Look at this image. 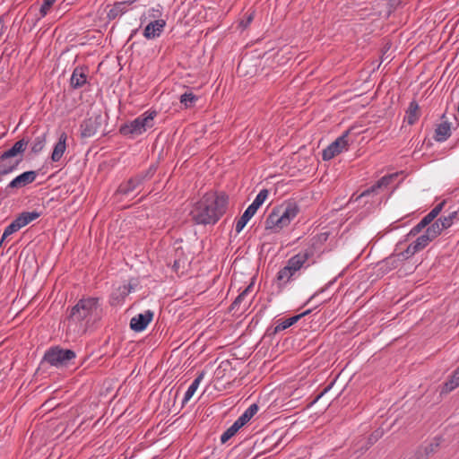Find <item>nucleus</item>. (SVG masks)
Listing matches in <instances>:
<instances>
[{
  "instance_id": "1",
  "label": "nucleus",
  "mask_w": 459,
  "mask_h": 459,
  "mask_svg": "<svg viewBox=\"0 0 459 459\" xmlns=\"http://www.w3.org/2000/svg\"><path fill=\"white\" fill-rule=\"evenodd\" d=\"M103 316L100 298L83 297L68 310L67 331L80 336L98 324Z\"/></svg>"
},
{
  "instance_id": "2",
  "label": "nucleus",
  "mask_w": 459,
  "mask_h": 459,
  "mask_svg": "<svg viewBox=\"0 0 459 459\" xmlns=\"http://www.w3.org/2000/svg\"><path fill=\"white\" fill-rule=\"evenodd\" d=\"M227 204L225 194L206 193L194 204L190 211L191 219L197 224H214L224 214Z\"/></svg>"
},
{
  "instance_id": "3",
  "label": "nucleus",
  "mask_w": 459,
  "mask_h": 459,
  "mask_svg": "<svg viewBox=\"0 0 459 459\" xmlns=\"http://www.w3.org/2000/svg\"><path fill=\"white\" fill-rule=\"evenodd\" d=\"M299 213L296 204L289 203L273 210L266 219V229L279 231L287 227Z\"/></svg>"
},
{
  "instance_id": "4",
  "label": "nucleus",
  "mask_w": 459,
  "mask_h": 459,
  "mask_svg": "<svg viewBox=\"0 0 459 459\" xmlns=\"http://www.w3.org/2000/svg\"><path fill=\"white\" fill-rule=\"evenodd\" d=\"M76 354L69 349H63L60 346H53L46 351L43 361L52 367L62 368L69 365L70 361L75 359Z\"/></svg>"
},
{
  "instance_id": "5",
  "label": "nucleus",
  "mask_w": 459,
  "mask_h": 459,
  "mask_svg": "<svg viewBox=\"0 0 459 459\" xmlns=\"http://www.w3.org/2000/svg\"><path fill=\"white\" fill-rule=\"evenodd\" d=\"M348 133H345L342 136L338 137L333 143H332L327 148L323 151L322 158L324 160H330L335 156L339 155L342 152L348 149Z\"/></svg>"
},
{
  "instance_id": "6",
  "label": "nucleus",
  "mask_w": 459,
  "mask_h": 459,
  "mask_svg": "<svg viewBox=\"0 0 459 459\" xmlns=\"http://www.w3.org/2000/svg\"><path fill=\"white\" fill-rule=\"evenodd\" d=\"M134 0H126L122 2H117L114 4H108L105 7V12L107 13V17L109 21L115 20L129 10L133 9V4H134Z\"/></svg>"
},
{
  "instance_id": "7",
  "label": "nucleus",
  "mask_w": 459,
  "mask_h": 459,
  "mask_svg": "<svg viewBox=\"0 0 459 459\" xmlns=\"http://www.w3.org/2000/svg\"><path fill=\"white\" fill-rule=\"evenodd\" d=\"M119 131L123 135L131 139H134L141 135L143 132V115H141L133 121L123 125Z\"/></svg>"
},
{
  "instance_id": "8",
  "label": "nucleus",
  "mask_w": 459,
  "mask_h": 459,
  "mask_svg": "<svg viewBox=\"0 0 459 459\" xmlns=\"http://www.w3.org/2000/svg\"><path fill=\"white\" fill-rule=\"evenodd\" d=\"M101 126V116H94L86 118L81 124V135L88 138L95 135Z\"/></svg>"
},
{
  "instance_id": "9",
  "label": "nucleus",
  "mask_w": 459,
  "mask_h": 459,
  "mask_svg": "<svg viewBox=\"0 0 459 459\" xmlns=\"http://www.w3.org/2000/svg\"><path fill=\"white\" fill-rule=\"evenodd\" d=\"M37 172L34 170H29L22 173L21 175L14 178L6 186L5 191L9 192L10 189H19L24 187L35 181L37 178Z\"/></svg>"
},
{
  "instance_id": "10",
  "label": "nucleus",
  "mask_w": 459,
  "mask_h": 459,
  "mask_svg": "<svg viewBox=\"0 0 459 459\" xmlns=\"http://www.w3.org/2000/svg\"><path fill=\"white\" fill-rule=\"evenodd\" d=\"M434 239L429 236V234L425 231L422 235L417 238V239L411 243L407 249L405 250L404 255L406 257L411 256L417 252L425 248L431 241Z\"/></svg>"
},
{
  "instance_id": "11",
  "label": "nucleus",
  "mask_w": 459,
  "mask_h": 459,
  "mask_svg": "<svg viewBox=\"0 0 459 459\" xmlns=\"http://www.w3.org/2000/svg\"><path fill=\"white\" fill-rule=\"evenodd\" d=\"M88 68L85 66H77L74 69L70 78V86L73 89L82 88L87 83Z\"/></svg>"
},
{
  "instance_id": "12",
  "label": "nucleus",
  "mask_w": 459,
  "mask_h": 459,
  "mask_svg": "<svg viewBox=\"0 0 459 459\" xmlns=\"http://www.w3.org/2000/svg\"><path fill=\"white\" fill-rule=\"evenodd\" d=\"M166 26V20H150L145 25V39H155L160 36Z\"/></svg>"
},
{
  "instance_id": "13",
  "label": "nucleus",
  "mask_w": 459,
  "mask_h": 459,
  "mask_svg": "<svg viewBox=\"0 0 459 459\" xmlns=\"http://www.w3.org/2000/svg\"><path fill=\"white\" fill-rule=\"evenodd\" d=\"M132 290H134V287L131 283H129L128 285L119 286L110 295V306L117 307L123 304L126 297L132 291Z\"/></svg>"
},
{
  "instance_id": "14",
  "label": "nucleus",
  "mask_w": 459,
  "mask_h": 459,
  "mask_svg": "<svg viewBox=\"0 0 459 459\" xmlns=\"http://www.w3.org/2000/svg\"><path fill=\"white\" fill-rule=\"evenodd\" d=\"M29 143V140L25 138H22L17 141L10 149L0 152L1 155L4 156V159L7 158H14L17 159L19 157L23 158V152H25L27 145Z\"/></svg>"
},
{
  "instance_id": "15",
  "label": "nucleus",
  "mask_w": 459,
  "mask_h": 459,
  "mask_svg": "<svg viewBox=\"0 0 459 459\" xmlns=\"http://www.w3.org/2000/svg\"><path fill=\"white\" fill-rule=\"evenodd\" d=\"M312 255V249H306L290 258L287 264L292 268V271H295L297 273Z\"/></svg>"
},
{
  "instance_id": "16",
  "label": "nucleus",
  "mask_w": 459,
  "mask_h": 459,
  "mask_svg": "<svg viewBox=\"0 0 459 459\" xmlns=\"http://www.w3.org/2000/svg\"><path fill=\"white\" fill-rule=\"evenodd\" d=\"M22 161V157L17 159L7 158L4 159V156L0 154V176L7 175L14 171L20 163Z\"/></svg>"
},
{
  "instance_id": "17",
  "label": "nucleus",
  "mask_w": 459,
  "mask_h": 459,
  "mask_svg": "<svg viewBox=\"0 0 459 459\" xmlns=\"http://www.w3.org/2000/svg\"><path fill=\"white\" fill-rule=\"evenodd\" d=\"M67 135L65 133H62L59 136L58 142L56 143L51 160L54 162L59 161L66 149Z\"/></svg>"
},
{
  "instance_id": "18",
  "label": "nucleus",
  "mask_w": 459,
  "mask_h": 459,
  "mask_svg": "<svg viewBox=\"0 0 459 459\" xmlns=\"http://www.w3.org/2000/svg\"><path fill=\"white\" fill-rule=\"evenodd\" d=\"M309 313H310V310H307L299 315H297V316H291V317H289L286 319H279L276 322L274 332L278 333V332L283 331V330L290 327L291 325L296 324L301 317H303L304 316H306Z\"/></svg>"
},
{
  "instance_id": "19",
  "label": "nucleus",
  "mask_w": 459,
  "mask_h": 459,
  "mask_svg": "<svg viewBox=\"0 0 459 459\" xmlns=\"http://www.w3.org/2000/svg\"><path fill=\"white\" fill-rule=\"evenodd\" d=\"M41 213L37 211L23 212L21 214H19L14 220L16 221L17 225H19L20 229H22L28 225L30 222L38 219Z\"/></svg>"
},
{
  "instance_id": "20",
  "label": "nucleus",
  "mask_w": 459,
  "mask_h": 459,
  "mask_svg": "<svg viewBox=\"0 0 459 459\" xmlns=\"http://www.w3.org/2000/svg\"><path fill=\"white\" fill-rule=\"evenodd\" d=\"M420 107L416 101H411L406 111V115L404 117V121L409 125L415 124L420 117Z\"/></svg>"
},
{
  "instance_id": "21",
  "label": "nucleus",
  "mask_w": 459,
  "mask_h": 459,
  "mask_svg": "<svg viewBox=\"0 0 459 459\" xmlns=\"http://www.w3.org/2000/svg\"><path fill=\"white\" fill-rule=\"evenodd\" d=\"M204 372H200L198 376L195 378V380L191 383V385L188 386L186 392L185 393L184 398H183V403H186L190 401V399L194 396L196 390L198 389L201 382L203 381L204 377Z\"/></svg>"
},
{
  "instance_id": "22",
  "label": "nucleus",
  "mask_w": 459,
  "mask_h": 459,
  "mask_svg": "<svg viewBox=\"0 0 459 459\" xmlns=\"http://www.w3.org/2000/svg\"><path fill=\"white\" fill-rule=\"evenodd\" d=\"M451 134L450 124L443 122L437 126L435 131V139L437 142L446 141Z\"/></svg>"
},
{
  "instance_id": "23",
  "label": "nucleus",
  "mask_w": 459,
  "mask_h": 459,
  "mask_svg": "<svg viewBox=\"0 0 459 459\" xmlns=\"http://www.w3.org/2000/svg\"><path fill=\"white\" fill-rule=\"evenodd\" d=\"M258 406L255 403L251 404L242 414L237 421L240 426H245L258 411Z\"/></svg>"
},
{
  "instance_id": "24",
  "label": "nucleus",
  "mask_w": 459,
  "mask_h": 459,
  "mask_svg": "<svg viewBox=\"0 0 459 459\" xmlns=\"http://www.w3.org/2000/svg\"><path fill=\"white\" fill-rule=\"evenodd\" d=\"M255 214L250 207H247L242 216L237 221L235 230L238 233L242 231L249 220Z\"/></svg>"
},
{
  "instance_id": "25",
  "label": "nucleus",
  "mask_w": 459,
  "mask_h": 459,
  "mask_svg": "<svg viewBox=\"0 0 459 459\" xmlns=\"http://www.w3.org/2000/svg\"><path fill=\"white\" fill-rule=\"evenodd\" d=\"M459 218V211H455L449 213L448 216L441 217L437 220V223L441 226L443 230L448 229L451 227L455 221V220Z\"/></svg>"
},
{
  "instance_id": "26",
  "label": "nucleus",
  "mask_w": 459,
  "mask_h": 459,
  "mask_svg": "<svg viewBox=\"0 0 459 459\" xmlns=\"http://www.w3.org/2000/svg\"><path fill=\"white\" fill-rule=\"evenodd\" d=\"M295 273L296 272L292 271V268L287 264L282 269L279 271L277 279L282 283H287Z\"/></svg>"
},
{
  "instance_id": "27",
  "label": "nucleus",
  "mask_w": 459,
  "mask_h": 459,
  "mask_svg": "<svg viewBox=\"0 0 459 459\" xmlns=\"http://www.w3.org/2000/svg\"><path fill=\"white\" fill-rule=\"evenodd\" d=\"M269 195V192L267 189H262L253 203L248 206L250 207L254 212H256V211L259 209V207L264 203V201L267 199Z\"/></svg>"
},
{
  "instance_id": "28",
  "label": "nucleus",
  "mask_w": 459,
  "mask_h": 459,
  "mask_svg": "<svg viewBox=\"0 0 459 459\" xmlns=\"http://www.w3.org/2000/svg\"><path fill=\"white\" fill-rule=\"evenodd\" d=\"M242 428L240 424L236 420L221 436V442L222 444L230 440L236 433Z\"/></svg>"
},
{
  "instance_id": "29",
  "label": "nucleus",
  "mask_w": 459,
  "mask_h": 459,
  "mask_svg": "<svg viewBox=\"0 0 459 459\" xmlns=\"http://www.w3.org/2000/svg\"><path fill=\"white\" fill-rule=\"evenodd\" d=\"M395 178V175H389L383 177L380 180L377 181V183L372 186V188L369 190H367L361 194V196L367 195L369 194V192L376 191L377 188H380L382 186H385L390 184V182Z\"/></svg>"
},
{
  "instance_id": "30",
  "label": "nucleus",
  "mask_w": 459,
  "mask_h": 459,
  "mask_svg": "<svg viewBox=\"0 0 459 459\" xmlns=\"http://www.w3.org/2000/svg\"><path fill=\"white\" fill-rule=\"evenodd\" d=\"M45 143H46V135L45 134L38 135L37 137H35V139L33 140V142L31 143V152L34 154L40 152L43 150V148L45 147Z\"/></svg>"
},
{
  "instance_id": "31",
  "label": "nucleus",
  "mask_w": 459,
  "mask_h": 459,
  "mask_svg": "<svg viewBox=\"0 0 459 459\" xmlns=\"http://www.w3.org/2000/svg\"><path fill=\"white\" fill-rule=\"evenodd\" d=\"M130 327L135 332H141L143 330V314H139L130 321Z\"/></svg>"
},
{
  "instance_id": "32",
  "label": "nucleus",
  "mask_w": 459,
  "mask_h": 459,
  "mask_svg": "<svg viewBox=\"0 0 459 459\" xmlns=\"http://www.w3.org/2000/svg\"><path fill=\"white\" fill-rule=\"evenodd\" d=\"M196 100V96L192 92H186L180 97V103L183 104L186 108L194 106Z\"/></svg>"
},
{
  "instance_id": "33",
  "label": "nucleus",
  "mask_w": 459,
  "mask_h": 459,
  "mask_svg": "<svg viewBox=\"0 0 459 459\" xmlns=\"http://www.w3.org/2000/svg\"><path fill=\"white\" fill-rule=\"evenodd\" d=\"M429 227L427 228L426 230V232L429 234V236H430L433 239H435L436 238H437L441 233L442 231L444 230L441 226L439 225V223H437V221H436L435 222H433L432 224L430 225H428Z\"/></svg>"
},
{
  "instance_id": "34",
  "label": "nucleus",
  "mask_w": 459,
  "mask_h": 459,
  "mask_svg": "<svg viewBox=\"0 0 459 459\" xmlns=\"http://www.w3.org/2000/svg\"><path fill=\"white\" fill-rule=\"evenodd\" d=\"M188 265L187 259L186 258H179L174 261L173 264V270L178 275L183 274L185 273V270L186 266Z\"/></svg>"
},
{
  "instance_id": "35",
  "label": "nucleus",
  "mask_w": 459,
  "mask_h": 459,
  "mask_svg": "<svg viewBox=\"0 0 459 459\" xmlns=\"http://www.w3.org/2000/svg\"><path fill=\"white\" fill-rule=\"evenodd\" d=\"M20 227L19 225H17V222L15 220H13L5 229H4V231L3 233V236H2V238H1V242H4V239L9 237L10 235L17 232L18 230H20Z\"/></svg>"
},
{
  "instance_id": "36",
  "label": "nucleus",
  "mask_w": 459,
  "mask_h": 459,
  "mask_svg": "<svg viewBox=\"0 0 459 459\" xmlns=\"http://www.w3.org/2000/svg\"><path fill=\"white\" fill-rule=\"evenodd\" d=\"M148 21L150 20H164L162 18V7L160 4H157L155 7H152L148 12Z\"/></svg>"
},
{
  "instance_id": "37",
  "label": "nucleus",
  "mask_w": 459,
  "mask_h": 459,
  "mask_svg": "<svg viewBox=\"0 0 459 459\" xmlns=\"http://www.w3.org/2000/svg\"><path fill=\"white\" fill-rule=\"evenodd\" d=\"M138 182H135L134 179L128 180L126 184H121L118 187V192L123 195H128L131 191H133Z\"/></svg>"
},
{
  "instance_id": "38",
  "label": "nucleus",
  "mask_w": 459,
  "mask_h": 459,
  "mask_svg": "<svg viewBox=\"0 0 459 459\" xmlns=\"http://www.w3.org/2000/svg\"><path fill=\"white\" fill-rule=\"evenodd\" d=\"M252 289H253V284L251 283L236 298V299L234 300V302L232 304L233 308L236 307L237 306L240 305L246 299V298L251 292Z\"/></svg>"
},
{
  "instance_id": "39",
  "label": "nucleus",
  "mask_w": 459,
  "mask_h": 459,
  "mask_svg": "<svg viewBox=\"0 0 459 459\" xmlns=\"http://www.w3.org/2000/svg\"><path fill=\"white\" fill-rule=\"evenodd\" d=\"M457 386H459V368L454 372L450 380L446 384V387L448 391H452Z\"/></svg>"
},
{
  "instance_id": "40",
  "label": "nucleus",
  "mask_w": 459,
  "mask_h": 459,
  "mask_svg": "<svg viewBox=\"0 0 459 459\" xmlns=\"http://www.w3.org/2000/svg\"><path fill=\"white\" fill-rule=\"evenodd\" d=\"M457 386H459V368L454 372L450 380L446 384V387L448 391H452Z\"/></svg>"
},
{
  "instance_id": "41",
  "label": "nucleus",
  "mask_w": 459,
  "mask_h": 459,
  "mask_svg": "<svg viewBox=\"0 0 459 459\" xmlns=\"http://www.w3.org/2000/svg\"><path fill=\"white\" fill-rule=\"evenodd\" d=\"M56 1V0H43L42 4L39 8V13L41 18L45 17L48 13Z\"/></svg>"
},
{
  "instance_id": "42",
  "label": "nucleus",
  "mask_w": 459,
  "mask_h": 459,
  "mask_svg": "<svg viewBox=\"0 0 459 459\" xmlns=\"http://www.w3.org/2000/svg\"><path fill=\"white\" fill-rule=\"evenodd\" d=\"M422 223H423V219H422V220H421V221H420V222H419L415 227H413V228L411 230V231H410L409 235H410V236H415V235L419 234V233H420L423 229H425L428 225H429V223H424V224L422 225Z\"/></svg>"
},
{
  "instance_id": "43",
  "label": "nucleus",
  "mask_w": 459,
  "mask_h": 459,
  "mask_svg": "<svg viewBox=\"0 0 459 459\" xmlns=\"http://www.w3.org/2000/svg\"><path fill=\"white\" fill-rule=\"evenodd\" d=\"M437 215H438V214H437V212L434 209H432V210H431V211H430V212H429V213H428V214L423 218V223H422V225H423L424 223H429V224H430Z\"/></svg>"
},
{
  "instance_id": "44",
  "label": "nucleus",
  "mask_w": 459,
  "mask_h": 459,
  "mask_svg": "<svg viewBox=\"0 0 459 459\" xmlns=\"http://www.w3.org/2000/svg\"><path fill=\"white\" fill-rule=\"evenodd\" d=\"M153 313L150 310L145 311V327L152 320Z\"/></svg>"
},
{
  "instance_id": "45",
  "label": "nucleus",
  "mask_w": 459,
  "mask_h": 459,
  "mask_svg": "<svg viewBox=\"0 0 459 459\" xmlns=\"http://www.w3.org/2000/svg\"><path fill=\"white\" fill-rule=\"evenodd\" d=\"M445 201L441 202L440 204H438L437 206H435L433 209L437 212V214L440 213V212L442 211L444 205H445Z\"/></svg>"
},
{
  "instance_id": "46",
  "label": "nucleus",
  "mask_w": 459,
  "mask_h": 459,
  "mask_svg": "<svg viewBox=\"0 0 459 459\" xmlns=\"http://www.w3.org/2000/svg\"><path fill=\"white\" fill-rule=\"evenodd\" d=\"M155 115V112H151L147 117H145V126H149V121L152 120Z\"/></svg>"
},
{
  "instance_id": "47",
  "label": "nucleus",
  "mask_w": 459,
  "mask_h": 459,
  "mask_svg": "<svg viewBox=\"0 0 459 459\" xmlns=\"http://www.w3.org/2000/svg\"><path fill=\"white\" fill-rule=\"evenodd\" d=\"M404 0H389L390 2V5L391 6H394V7H396L398 6L399 4H401Z\"/></svg>"
},
{
  "instance_id": "48",
  "label": "nucleus",
  "mask_w": 459,
  "mask_h": 459,
  "mask_svg": "<svg viewBox=\"0 0 459 459\" xmlns=\"http://www.w3.org/2000/svg\"><path fill=\"white\" fill-rule=\"evenodd\" d=\"M253 18H254V15L253 13H249L247 17V22L245 24V26H247V24H249L252 21H253Z\"/></svg>"
},
{
  "instance_id": "49",
  "label": "nucleus",
  "mask_w": 459,
  "mask_h": 459,
  "mask_svg": "<svg viewBox=\"0 0 459 459\" xmlns=\"http://www.w3.org/2000/svg\"><path fill=\"white\" fill-rule=\"evenodd\" d=\"M3 33H4V21H3V18L0 17V37L2 36Z\"/></svg>"
},
{
  "instance_id": "50",
  "label": "nucleus",
  "mask_w": 459,
  "mask_h": 459,
  "mask_svg": "<svg viewBox=\"0 0 459 459\" xmlns=\"http://www.w3.org/2000/svg\"><path fill=\"white\" fill-rule=\"evenodd\" d=\"M156 342L157 341H154L150 346H152V345L156 344Z\"/></svg>"
},
{
  "instance_id": "51",
  "label": "nucleus",
  "mask_w": 459,
  "mask_h": 459,
  "mask_svg": "<svg viewBox=\"0 0 459 459\" xmlns=\"http://www.w3.org/2000/svg\"><path fill=\"white\" fill-rule=\"evenodd\" d=\"M3 242L0 241V247L2 246Z\"/></svg>"
}]
</instances>
